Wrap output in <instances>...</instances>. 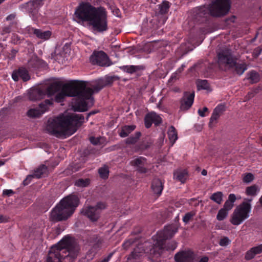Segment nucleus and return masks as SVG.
Listing matches in <instances>:
<instances>
[{"label": "nucleus", "instance_id": "1", "mask_svg": "<svg viewBox=\"0 0 262 262\" xmlns=\"http://www.w3.org/2000/svg\"><path fill=\"white\" fill-rule=\"evenodd\" d=\"M84 119L82 115L66 112L56 117L49 118L46 129L49 134L56 137L66 138L76 132Z\"/></svg>", "mask_w": 262, "mask_h": 262}, {"label": "nucleus", "instance_id": "2", "mask_svg": "<svg viewBox=\"0 0 262 262\" xmlns=\"http://www.w3.org/2000/svg\"><path fill=\"white\" fill-rule=\"evenodd\" d=\"M75 15L78 19L89 22L99 32L107 29L106 12L102 7L96 8L88 3L82 2L76 9Z\"/></svg>", "mask_w": 262, "mask_h": 262}, {"label": "nucleus", "instance_id": "3", "mask_svg": "<svg viewBox=\"0 0 262 262\" xmlns=\"http://www.w3.org/2000/svg\"><path fill=\"white\" fill-rule=\"evenodd\" d=\"M78 245L68 237L61 239L49 252L47 262H73L79 252Z\"/></svg>", "mask_w": 262, "mask_h": 262}, {"label": "nucleus", "instance_id": "4", "mask_svg": "<svg viewBox=\"0 0 262 262\" xmlns=\"http://www.w3.org/2000/svg\"><path fill=\"white\" fill-rule=\"evenodd\" d=\"M177 247V244L174 241H171L165 245V241L156 242L151 246L148 242H145L144 246L139 245L132 252L127 258L128 262H135L140 258L145 253L151 255L160 256L165 251L174 250Z\"/></svg>", "mask_w": 262, "mask_h": 262}, {"label": "nucleus", "instance_id": "5", "mask_svg": "<svg viewBox=\"0 0 262 262\" xmlns=\"http://www.w3.org/2000/svg\"><path fill=\"white\" fill-rule=\"evenodd\" d=\"M76 83H82L83 88L78 89L81 101L77 102L74 107L75 110L78 112H84L88 110L87 101L92 100L93 94L98 92L105 85L106 83L102 79H99L93 82L76 81Z\"/></svg>", "mask_w": 262, "mask_h": 262}, {"label": "nucleus", "instance_id": "6", "mask_svg": "<svg viewBox=\"0 0 262 262\" xmlns=\"http://www.w3.org/2000/svg\"><path fill=\"white\" fill-rule=\"evenodd\" d=\"M78 202V198L75 195L63 198L51 212L50 220L56 222L68 219L74 213Z\"/></svg>", "mask_w": 262, "mask_h": 262}, {"label": "nucleus", "instance_id": "7", "mask_svg": "<svg viewBox=\"0 0 262 262\" xmlns=\"http://www.w3.org/2000/svg\"><path fill=\"white\" fill-rule=\"evenodd\" d=\"M78 202V198L75 195L63 198L51 212L50 220L56 222L68 219L74 213Z\"/></svg>", "mask_w": 262, "mask_h": 262}, {"label": "nucleus", "instance_id": "8", "mask_svg": "<svg viewBox=\"0 0 262 262\" xmlns=\"http://www.w3.org/2000/svg\"><path fill=\"white\" fill-rule=\"evenodd\" d=\"M82 83H77L76 81L70 83L64 84L61 88L60 92L58 93L55 96V101L57 102L63 101L66 97H76V100L73 103L72 107L74 111V105L78 102L81 101L80 93L78 89L83 88ZM77 112H78L77 111Z\"/></svg>", "mask_w": 262, "mask_h": 262}, {"label": "nucleus", "instance_id": "9", "mask_svg": "<svg viewBox=\"0 0 262 262\" xmlns=\"http://www.w3.org/2000/svg\"><path fill=\"white\" fill-rule=\"evenodd\" d=\"M218 62L221 67L227 68L235 67L236 73L242 75L247 69L246 64L244 63H236L230 51H223L218 54Z\"/></svg>", "mask_w": 262, "mask_h": 262}, {"label": "nucleus", "instance_id": "10", "mask_svg": "<svg viewBox=\"0 0 262 262\" xmlns=\"http://www.w3.org/2000/svg\"><path fill=\"white\" fill-rule=\"evenodd\" d=\"M251 201L252 199H250L248 200L249 202H244L235 208L230 219V222L233 225H239L249 217L251 211L250 202Z\"/></svg>", "mask_w": 262, "mask_h": 262}, {"label": "nucleus", "instance_id": "11", "mask_svg": "<svg viewBox=\"0 0 262 262\" xmlns=\"http://www.w3.org/2000/svg\"><path fill=\"white\" fill-rule=\"evenodd\" d=\"M230 9L229 0H215L210 6V14L215 17H221L227 14Z\"/></svg>", "mask_w": 262, "mask_h": 262}, {"label": "nucleus", "instance_id": "12", "mask_svg": "<svg viewBox=\"0 0 262 262\" xmlns=\"http://www.w3.org/2000/svg\"><path fill=\"white\" fill-rule=\"evenodd\" d=\"M105 208L104 203L99 202L95 207L89 206L83 208L81 213L86 216L91 221H96L100 216L101 210Z\"/></svg>", "mask_w": 262, "mask_h": 262}, {"label": "nucleus", "instance_id": "13", "mask_svg": "<svg viewBox=\"0 0 262 262\" xmlns=\"http://www.w3.org/2000/svg\"><path fill=\"white\" fill-rule=\"evenodd\" d=\"M90 59L93 64L100 66H109L111 64L107 55L101 51L94 52Z\"/></svg>", "mask_w": 262, "mask_h": 262}, {"label": "nucleus", "instance_id": "14", "mask_svg": "<svg viewBox=\"0 0 262 262\" xmlns=\"http://www.w3.org/2000/svg\"><path fill=\"white\" fill-rule=\"evenodd\" d=\"M177 232V229L172 226H166L164 230L159 231L157 235L153 237L154 243L156 242L165 241L168 238H171Z\"/></svg>", "mask_w": 262, "mask_h": 262}, {"label": "nucleus", "instance_id": "15", "mask_svg": "<svg viewBox=\"0 0 262 262\" xmlns=\"http://www.w3.org/2000/svg\"><path fill=\"white\" fill-rule=\"evenodd\" d=\"M130 165L140 173H146L148 170V163L147 160L142 157L133 159L130 162Z\"/></svg>", "mask_w": 262, "mask_h": 262}, {"label": "nucleus", "instance_id": "16", "mask_svg": "<svg viewBox=\"0 0 262 262\" xmlns=\"http://www.w3.org/2000/svg\"><path fill=\"white\" fill-rule=\"evenodd\" d=\"M194 97V92H185L180 101V109L183 111L189 109L193 103Z\"/></svg>", "mask_w": 262, "mask_h": 262}, {"label": "nucleus", "instance_id": "17", "mask_svg": "<svg viewBox=\"0 0 262 262\" xmlns=\"http://www.w3.org/2000/svg\"><path fill=\"white\" fill-rule=\"evenodd\" d=\"M48 172L47 167L45 165H41L35 170L33 175L28 176L24 181V185H28L32 178H40L42 176L46 174Z\"/></svg>", "mask_w": 262, "mask_h": 262}, {"label": "nucleus", "instance_id": "18", "mask_svg": "<svg viewBox=\"0 0 262 262\" xmlns=\"http://www.w3.org/2000/svg\"><path fill=\"white\" fill-rule=\"evenodd\" d=\"M162 119L159 115L155 112L147 114L144 118L145 125L146 128H149L152 123L158 125L161 123Z\"/></svg>", "mask_w": 262, "mask_h": 262}, {"label": "nucleus", "instance_id": "19", "mask_svg": "<svg viewBox=\"0 0 262 262\" xmlns=\"http://www.w3.org/2000/svg\"><path fill=\"white\" fill-rule=\"evenodd\" d=\"M177 262H194L193 253L190 251H182L175 255Z\"/></svg>", "mask_w": 262, "mask_h": 262}, {"label": "nucleus", "instance_id": "20", "mask_svg": "<svg viewBox=\"0 0 262 262\" xmlns=\"http://www.w3.org/2000/svg\"><path fill=\"white\" fill-rule=\"evenodd\" d=\"M226 107L224 104H220L218 105L213 110L212 115L210 119L209 126L211 124L216 122V120L220 118L222 114L225 111Z\"/></svg>", "mask_w": 262, "mask_h": 262}, {"label": "nucleus", "instance_id": "21", "mask_svg": "<svg viewBox=\"0 0 262 262\" xmlns=\"http://www.w3.org/2000/svg\"><path fill=\"white\" fill-rule=\"evenodd\" d=\"M12 77L15 81L18 80L19 77H20L25 81L30 78L27 70L24 68H20L17 71L14 72L12 74Z\"/></svg>", "mask_w": 262, "mask_h": 262}, {"label": "nucleus", "instance_id": "22", "mask_svg": "<svg viewBox=\"0 0 262 262\" xmlns=\"http://www.w3.org/2000/svg\"><path fill=\"white\" fill-rule=\"evenodd\" d=\"M30 31L32 32L38 38L46 40L49 39L51 36V32L50 31H42L40 29L31 28Z\"/></svg>", "mask_w": 262, "mask_h": 262}, {"label": "nucleus", "instance_id": "23", "mask_svg": "<svg viewBox=\"0 0 262 262\" xmlns=\"http://www.w3.org/2000/svg\"><path fill=\"white\" fill-rule=\"evenodd\" d=\"M262 252V244L252 247L248 250L245 255V258L250 260L258 254Z\"/></svg>", "mask_w": 262, "mask_h": 262}, {"label": "nucleus", "instance_id": "24", "mask_svg": "<svg viewBox=\"0 0 262 262\" xmlns=\"http://www.w3.org/2000/svg\"><path fill=\"white\" fill-rule=\"evenodd\" d=\"M188 177V172L185 169H178L173 173V178L182 183H185Z\"/></svg>", "mask_w": 262, "mask_h": 262}, {"label": "nucleus", "instance_id": "25", "mask_svg": "<svg viewBox=\"0 0 262 262\" xmlns=\"http://www.w3.org/2000/svg\"><path fill=\"white\" fill-rule=\"evenodd\" d=\"M62 88L61 84L59 82H54L52 83L47 89V94L48 96L53 95Z\"/></svg>", "mask_w": 262, "mask_h": 262}, {"label": "nucleus", "instance_id": "26", "mask_svg": "<svg viewBox=\"0 0 262 262\" xmlns=\"http://www.w3.org/2000/svg\"><path fill=\"white\" fill-rule=\"evenodd\" d=\"M151 188L155 193L160 194L163 189L162 181L159 179H155L152 183Z\"/></svg>", "mask_w": 262, "mask_h": 262}, {"label": "nucleus", "instance_id": "27", "mask_svg": "<svg viewBox=\"0 0 262 262\" xmlns=\"http://www.w3.org/2000/svg\"><path fill=\"white\" fill-rule=\"evenodd\" d=\"M136 128L135 125H125L123 126L119 133V136L122 138L128 136Z\"/></svg>", "mask_w": 262, "mask_h": 262}, {"label": "nucleus", "instance_id": "28", "mask_svg": "<svg viewBox=\"0 0 262 262\" xmlns=\"http://www.w3.org/2000/svg\"><path fill=\"white\" fill-rule=\"evenodd\" d=\"M236 200V196L234 194H230L228 200L225 202L224 205V208L228 210H230L234 206V203Z\"/></svg>", "mask_w": 262, "mask_h": 262}, {"label": "nucleus", "instance_id": "29", "mask_svg": "<svg viewBox=\"0 0 262 262\" xmlns=\"http://www.w3.org/2000/svg\"><path fill=\"white\" fill-rule=\"evenodd\" d=\"M167 134L170 142L171 143V146H172L178 139L176 129L173 126H170L168 130Z\"/></svg>", "mask_w": 262, "mask_h": 262}, {"label": "nucleus", "instance_id": "30", "mask_svg": "<svg viewBox=\"0 0 262 262\" xmlns=\"http://www.w3.org/2000/svg\"><path fill=\"white\" fill-rule=\"evenodd\" d=\"M140 66H123L120 67V69L129 74H134L140 70L142 68Z\"/></svg>", "mask_w": 262, "mask_h": 262}, {"label": "nucleus", "instance_id": "31", "mask_svg": "<svg viewBox=\"0 0 262 262\" xmlns=\"http://www.w3.org/2000/svg\"><path fill=\"white\" fill-rule=\"evenodd\" d=\"M52 104L53 101L51 100H46L45 101L39 104L38 108L40 110V111L41 113V115L47 111L49 108V106L52 105Z\"/></svg>", "mask_w": 262, "mask_h": 262}, {"label": "nucleus", "instance_id": "32", "mask_svg": "<svg viewBox=\"0 0 262 262\" xmlns=\"http://www.w3.org/2000/svg\"><path fill=\"white\" fill-rule=\"evenodd\" d=\"M27 115L28 117L31 118H38L42 115L40 110L38 107L29 109L27 112Z\"/></svg>", "mask_w": 262, "mask_h": 262}, {"label": "nucleus", "instance_id": "33", "mask_svg": "<svg viewBox=\"0 0 262 262\" xmlns=\"http://www.w3.org/2000/svg\"><path fill=\"white\" fill-rule=\"evenodd\" d=\"M41 0H33L32 1H30L26 4V9L28 10L31 11L33 10V9H35L41 5Z\"/></svg>", "mask_w": 262, "mask_h": 262}, {"label": "nucleus", "instance_id": "34", "mask_svg": "<svg viewBox=\"0 0 262 262\" xmlns=\"http://www.w3.org/2000/svg\"><path fill=\"white\" fill-rule=\"evenodd\" d=\"M223 193L221 191H218L213 193L210 196V199L218 204H221L223 201Z\"/></svg>", "mask_w": 262, "mask_h": 262}, {"label": "nucleus", "instance_id": "35", "mask_svg": "<svg viewBox=\"0 0 262 262\" xmlns=\"http://www.w3.org/2000/svg\"><path fill=\"white\" fill-rule=\"evenodd\" d=\"M141 136L140 132H136L134 135L130 136L125 140V143L128 144H133L136 143L139 139Z\"/></svg>", "mask_w": 262, "mask_h": 262}, {"label": "nucleus", "instance_id": "36", "mask_svg": "<svg viewBox=\"0 0 262 262\" xmlns=\"http://www.w3.org/2000/svg\"><path fill=\"white\" fill-rule=\"evenodd\" d=\"M98 172L100 175V177L103 179H106L108 178L109 174V170L108 167L106 165H104L103 166L100 167L98 169Z\"/></svg>", "mask_w": 262, "mask_h": 262}, {"label": "nucleus", "instance_id": "37", "mask_svg": "<svg viewBox=\"0 0 262 262\" xmlns=\"http://www.w3.org/2000/svg\"><path fill=\"white\" fill-rule=\"evenodd\" d=\"M198 90H209V84L206 80H198L196 82Z\"/></svg>", "mask_w": 262, "mask_h": 262}, {"label": "nucleus", "instance_id": "38", "mask_svg": "<svg viewBox=\"0 0 262 262\" xmlns=\"http://www.w3.org/2000/svg\"><path fill=\"white\" fill-rule=\"evenodd\" d=\"M258 191H259L258 187L256 185H253L247 188L246 193L248 195L255 196Z\"/></svg>", "mask_w": 262, "mask_h": 262}, {"label": "nucleus", "instance_id": "39", "mask_svg": "<svg viewBox=\"0 0 262 262\" xmlns=\"http://www.w3.org/2000/svg\"><path fill=\"white\" fill-rule=\"evenodd\" d=\"M159 11L161 14H165L167 12L169 8V4L168 2L164 1L158 5Z\"/></svg>", "mask_w": 262, "mask_h": 262}, {"label": "nucleus", "instance_id": "40", "mask_svg": "<svg viewBox=\"0 0 262 262\" xmlns=\"http://www.w3.org/2000/svg\"><path fill=\"white\" fill-rule=\"evenodd\" d=\"M228 211L225 208L221 209L217 214L216 219L218 221H222L224 220L228 215Z\"/></svg>", "mask_w": 262, "mask_h": 262}, {"label": "nucleus", "instance_id": "41", "mask_svg": "<svg viewBox=\"0 0 262 262\" xmlns=\"http://www.w3.org/2000/svg\"><path fill=\"white\" fill-rule=\"evenodd\" d=\"M251 83H256L259 80V74L254 71H251L249 73V77Z\"/></svg>", "mask_w": 262, "mask_h": 262}, {"label": "nucleus", "instance_id": "42", "mask_svg": "<svg viewBox=\"0 0 262 262\" xmlns=\"http://www.w3.org/2000/svg\"><path fill=\"white\" fill-rule=\"evenodd\" d=\"M90 180L89 179H80L75 182V185L79 187H86L90 184Z\"/></svg>", "mask_w": 262, "mask_h": 262}, {"label": "nucleus", "instance_id": "43", "mask_svg": "<svg viewBox=\"0 0 262 262\" xmlns=\"http://www.w3.org/2000/svg\"><path fill=\"white\" fill-rule=\"evenodd\" d=\"M195 212L194 211H191L186 213L183 217V221L185 224H187L191 220V219L195 215Z\"/></svg>", "mask_w": 262, "mask_h": 262}, {"label": "nucleus", "instance_id": "44", "mask_svg": "<svg viewBox=\"0 0 262 262\" xmlns=\"http://www.w3.org/2000/svg\"><path fill=\"white\" fill-rule=\"evenodd\" d=\"M231 243V241L227 237H224L222 238L220 242L219 245L221 246H227Z\"/></svg>", "mask_w": 262, "mask_h": 262}, {"label": "nucleus", "instance_id": "45", "mask_svg": "<svg viewBox=\"0 0 262 262\" xmlns=\"http://www.w3.org/2000/svg\"><path fill=\"white\" fill-rule=\"evenodd\" d=\"M253 179V175L251 173H248L244 177L243 180L246 183H249L251 182Z\"/></svg>", "mask_w": 262, "mask_h": 262}, {"label": "nucleus", "instance_id": "46", "mask_svg": "<svg viewBox=\"0 0 262 262\" xmlns=\"http://www.w3.org/2000/svg\"><path fill=\"white\" fill-rule=\"evenodd\" d=\"M32 94L33 95H37V94L38 95V97L36 98H33V97H31V96H30V99L31 100H36L37 99H39L42 96V92L40 90L34 91L32 92Z\"/></svg>", "mask_w": 262, "mask_h": 262}, {"label": "nucleus", "instance_id": "47", "mask_svg": "<svg viewBox=\"0 0 262 262\" xmlns=\"http://www.w3.org/2000/svg\"><path fill=\"white\" fill-rule=\"evenodd\" d=\"M134 243V241L132 239H128L122 245V246L124 249H128Z\"/></svg>", "mask_w": 262, "mask_h": 262}, {"label": "nucleus", "instance_id": "48", "mask_svg": "<svg viewBox=\"0 0 262 262\" xmlns=\"http://www.w3.org/2000/svg\"><path fill=\"white\" fill-rule=\"evenodd\" d=\"M208 112V109L207 107H204L203 108L202 110L201 109H199L198 110V114H199V115L202 117H204L206 116L205 113V112Z\"/></svg>", "mask_w": 262, "mask_h": 262}, {"label": "nucleus", "instance_id": "49", "mask_svg": "<svg viewBox=\"0 0 262 262\" xmlns=\"http://www.w3.org/2000/svg\"><path fill=\"white\" fill-rule=\"evenodd\" d=\"M90 140L91 142L94 145H97L100 142V141H99L100 139L99 138H95V137H91Z\"/></svg>", "mask_w": 262, "mask_h": 262}, {"label": "nucleus", "instance_id": "50", "mask_svg": "<svg viewBox=\"0 0 262 262\" xmlns=\"http://www.w3.org/2000/svg\"><path fill=\"white\" fill-rule=\"evenodd\" d=\"M14 193V192L11 189H5L3 190V194L10 196Z\"/></svg>", "mask_w": 262, "mask_h": 262}, {"label": "nucleus", "instance_id": "51", "mask_svg": "<svg viewBox=\"0 0 262 262\" xmlns=\"http://www.w3.org/2000/svg\"><path fill=\"white\" fill-rule=\"evenodd\" d=\"M113 13L116 16L119 17L120 15V11L117 8H114L113 10Z\"/></svg>", "mask_w": 262, "mask_h": 262}, {"label": "nucleus", "instance_id": "52", "mask_svg": "<svg viewBox=\"0 0 262 262\" xmlns=\"http://www.w3.org/2000/svg\"><path fill=\"white\" fill-rule=\"evenodd\" d=\"M112 254H110L107 257L104 258L102 260L98 262H108L112 257Z\"/></svg>", "mask_w": 262, "mask_h": 262}, {"label": "nucleus", "instance_id": "53", "mask_svg": "<svg viewBox=\"0 0 262 262\" xmlns=\"http://www.w3.org/2000/svg\"><path fill=\"white\" fill-rule=\"evenodd\" d=\"M6 222H7V218L0 214V223Z\"/></svg>", "mask_w": 262, "mask_h": 262}, {"label": "nucleus", "instance_id": "54", "mask_svg": "<svg viewBox=\"0 0 262 262\" xmlns=\"http://www.w3.org/2000/svg\"><path fill=\"white\" fill-rule=\"evenodd\" d=\"M209 260V258L207 256H204L202 257L200 259L199 262H208Z\"/></svg>", "mask_w": 262, "mask_h": 262}, {"label": "nucleus", "instance_id": "55", "mask_svg": "<svg viewBox=\"0 0 262 262\" xmlns=\"http://www.w3.org/2000/svg\"><path fill=\"white\" fill-rule=\"evenodd\" d=\"M14 17H15L14 15H10L7 17V19L11 20V19H13L14 18Z\"/></svg>", "mask_w": 262, "mask_h": 262}, {"label": "nucleus", "instance_id": "56", "mask_svg": "<svg viewBox=\"0 0 262 262\" xmlns=\"http://www.w3.org/2000/svg\"><path fill=\"white\" fill-rule=\"evenodd\" d=\"M177 78L176 75H173L171 76V78H170L169 82L173 80V79H176Z\"/></svg>", "mask_w": 262, "mask_h": 262}, {"label": "nucleus", "instance_id": "57", "mask_svg": "<svg viewBox=\"0 0 262 262\" xmlns=\"http://www.w3.org/2000/svg\"><path fill=\"white\" fill-rule=\"evenodd\" d=\"M201 173L203 176H206L207 174V170H206L205 169H203L202 172H201Z\"/></svg>", "mask_w": 262, "mask_h": 262}, {"label": "nucleus", "instance_id": "58", "mask_svg": "<svg viewBox=\"0 0 262 262\" xmlns=\"http://www.w3.org/2000/svg\"><path fill=\"white\" fill-rule=\"evenodd\" d=\"M184 67H185V66L182 65V68H180V69H179V72H181L183 70Z\"/></svg>", "mask_w": 262, "mask_h": 262}, {"label": "nucleus", "instance_id": "59", "mask_svg": "<svg viewBox=\"0 0 262 262\" xmlns=\"http://www.w3.org/2000/svg\"><path fill=\"white\" fill-rule=\"evenodd\" d=\"M5 164V162L2 160L0 161V166L4 165Z\"/></svg>", "mask_w": 262, "mask_h": 262}, {"label": "nucleus", "instance_id": "60", "mask_svg": "<svg viewBox=\"0 0 262 262\" xmlns=\"http://www.w3.org/2000/svg\"><path fill=\"white\" fill-rule=\"evenodd\" d=\"M259 202L260 204H262V195L261 196V197L259 199Z\"/></svg>", "mask_w": 262, "mask_h": 262}, {"label": "nucleus", "instance_id": "61", "mask_svg": "<svg viewBox=\"0 0 262 262\" xmlns=\"http://www.w3.org/2000/svg\"><path fill=\"white\" fill-rule=\"evenodd\" d=\"M174 91L175 92H179V89H178V88H176V89H175L174 90Z\"/></svg>", "mask_w": 262, "mask_h": 262}, {"label": "nucleus", "instance_id": "62", "mask_svg": "<svg viewBox=\"0 0 262 262\" xmlns=\"http://www.w3.org/2000/svg\"><path fill=\"white\" fill-rule=\"evenodd\" d=\"M4 1V0H0V4H1Z\"/></svg>", "mask_w": 262, "mask_h": 262}, {"label": "nucleus", "instance_id": "63", "mask_svg": "<svg viewBox=\"0 0 262 262\" xmlns=\"http://www.w3.org/2000/svg\"><path fill=\"white\" fill-rule=\"evenodd\" d=\"M232 19H234V17H233L232 18H231ZM232 21H234V20H232Z\"/></svg>", "mask_w": 262, "mask_h": 262}, {"label": "nucleus", "instance_id": "64", "mask_svg": "<svg viewBox=\"0 0 262 262\" xmlns=\"http://www.w3.org/2000/svg\"><path fill=\"white\" fill-rule=\"evenodd\" d=\"M261 145H262V139H261Z\"/></svg>", "mask_w": 262, "mask_h": 262}]
</instances>
